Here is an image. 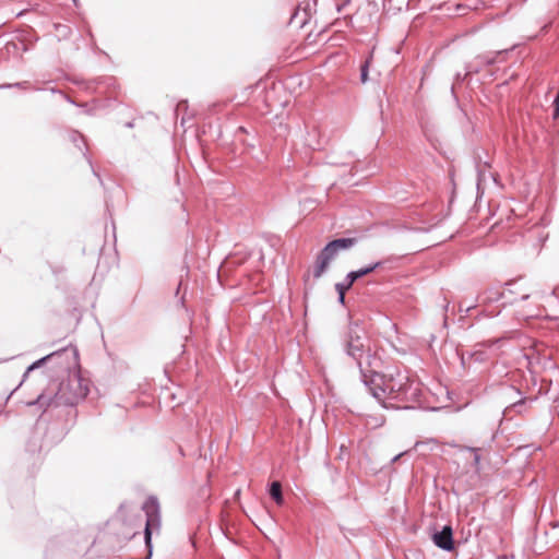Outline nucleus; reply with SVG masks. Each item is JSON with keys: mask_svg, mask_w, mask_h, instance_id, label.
<instances>
[{"mask_svg": "<svg viewBox=\"0 0 559 559\" xmlns=\"http://www.w3.org/2000/svg\"><path fill=\"white\" fill-rule=\"evenodd\" d=\"M381 366L380 359L377 365H372L370 370L362 372L366 384L369 386L372 395L381 401L386 395H393L405 390L407 378L400 372L382 373L379 368Z\"/></svg>", "mask_w": 559, "mask_h": 559, "instance_id": "nucleus-1", "label": "nucleus"}, {"mask_svg": "<svg viewBox=\"0 0 559 559\" xmlns=\"http://www.w3.org/2000/svg\"><path fill=\"white\" fill-rule=\"evenodd\" d=\"M357 242L356 238H341L329 242L319 253L313 265L314 278H320L341 250H347Z\"/></svg>", "mask_w": 559, "mask_h": 559, "instance_id": "nucleus-4", "label": "nucleus"}, {"mask_svg": "<svg viewBox=\"0 0 559 559\" xmlns=\"http://www.w3.org/2000/svg\"><path fill=\"white\" fill-rule=\"evenodd\" d=\"M143 510L146 514L145 544L150 548L152 533L154 531L158 532L160 530V515L157 500L154 498H148L144 502Z\"/></svg>", "mask_w": 559, "mask_h": 559, "instance_id": "nucleus-5", "label": "nucleus"}, {"mask_svg": "<svg viewBox=\"0 0 559 559\" xmlns=\"http://www.w3.org/2000/svg\"><path fill=\"white\" fill-rule=\"evenodd\" d=\"M368 67H369V61L367 60L364 63V66L361 67V82L362 83H366L368 80Z\"/></svg>", "mask_w": 559, "mask_h": 559, "instance_id": "nucleus-9", "label": "nucleus"}, {"mask_svg": "<svg viewBox=\"0 0 559 559\" xmlns=\"http://www.w3.org/2000/svg\"><path fill=\"white\" fill-rule=\"evenodd\" d=\"M270 495L277 504L283 503L282 485L278 481H273L270 488Z\"/></svg>", "mask_w": 559, "mask_h": 559, "instance_id": "nucleus-7", "label": "nucleus"}, {"mask_svg": "<svg viewBox=\"0 0 559 559\" xmlns=\"http://www.w3.org/2000/svg\"><path fill=\"white\" fill-rule=\"evenodd\" d=\"M41 362V360L35 362L34 365L29 366L28 371L34 369L36 366H38Z\"/></svg>", "mask_w": 559, "mask_h": 559, "instance_id": "nucleus-14", "label": "nucleus"}, {"mask_svg": "<svg viewBox=\"0 0 559 559\" xmlns=\"http://www.w3.org/2000/svg\"><path fill=\"white\" fill-rule=\"evenodd\" d=\"M346 348L347 353L358 362L361 373L365 370H370V367L378 362L379 358L372 353L369 338L364 329L356 323L348 329Z\"/></svg>", "mask_w": 559, "mask_h": 559, "instance_id": "nucleus-2", "label": "nucleus"}, {"mask_svg": "<svg viewBox=\"0 0 559 559\" xmlns=\"http://www.w3.org/2000/svg\"><path fill=\"white\" fill-rule=\"evenodd\" d=\"M85 393L82 391L80 380L76 378L68 379L58 384V391L56 392L52 400L46 397L45 394H40L38 396V402L44 405H50L51 403L56 405H73L80 399H83Z\"/></svg>", "mask_w": 559, "mask_h": 559, "instance_id": "nucleus-3", "label": "nucleus"}, {"mask_svg": "<svg viewBox=\"0 0 559 559\" xmlns=\"http://www.w3.org/2000/svg\"><path fill=\"white\" fill-rule=\"evenodd\" d=\"M471 452L475 453V464L477 465L479 463V455L477 454V449L475 448H467Z\"/></svg>", "mask_w": 559, "mask_h": 559, "instance_id": "nucleus-13", "label": "nucleus"}, {"mask_svg": "<svg viewBox=\"0 0 559 559\" xmlns=\"http://www.w3.org/2000/svg\"><path fill=\"white\" fill-rule=\"evenodd\" d=\"M380 264H381L380 262H377V263H374L372 265H369V266L359 269L357 271H354V275L352 277L360 278L362 276H366V275L372 273Z\"/></svg>", "mask_w": 559, "mask_h": 559, "instance_id": "nucleus-8", "label": "nucleus"}, {"mask_svg": "<svg viewBox=\"0 0 559 559\" xmlns=\"http://www.w3.org/2000/svg\"><path fill=\"white\" fill-rule=\"evenodd\" d=\"M554 105H555L554 118H558L559 117V92H558L557 97L554 100Z\"/></svg>", "mask_w": 559, "mask_h": 559, "instance_id": "nucleus-12", "label": "nucleus"}, {"mask_svg": "<svg viewBox=\"0 0 559 559\" xmlns=\"http://www.w3.org/2000/svg\"><path fill=\"white\" fill-rule=\"evenodd\" d=\"M336 292L340 294H345L348 290V285H345V283H337L335 285Z\"/></svg>", "mask_w": 559, "mask_h": 559, "instance_id": "nucleus-11", "label": "nucleus"}, {"mask_svg": "<svg viewBox=\"0 0 559 559\" xmlns=\"http://www.w3.org/2000/svg\"><path fill=\"white\" fill-rule=\"evenodd\" d=\"M338 296H340V301L342 304H344V301H345V294H340Z\"/></svg>", "mask_w": 559, "mask_h": 559, "instance_id": "nucleus-15", "label": "nucleus"}, {"mask_svg": "<svg viewBox=\"0 0 559 559\" xmlns=\"http://www.w3.org/2000/svg\"><path fill=\"white\" fill-rule=\"evenodd\" d=\"M433 542L438 547L444 550H452L453 538L451 526H444L441 532L436 533L433 535Z\"/></svg>", "mask_w": 559, "mask_h": 559, "instance_id": "nucleus-6", "label": "nucleus"}, {"mask_svg": "<svg viewBox=\"0 0 559 559\" xmlns=\"http://www.w3.org/2000/svg\"><path fill=\"white\" fill-rule=\"evenodd\" d=\"M354 275V271L348 273L345 281L343 283H345V285H348V289L352 288V286L354 285V283L358 280V278H354L352 277Z\"/></svg>", "mask_w": 559, "mask_h": 559, "instance_id": "nucleus-10", "label": "nucleus"}]
</instances>
